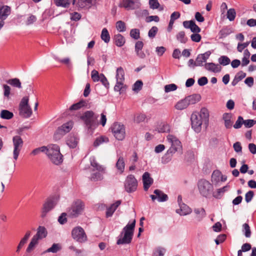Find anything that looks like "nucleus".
I'll list each match as a JSON object with an SVG mask.
<instances>
[{"label": "nucleus", "mask_w": 256, "mask_h": 256, "mask_svg": "<svg viewBox=\"0 0 256 256\" xmlns=\"http://www.w3.org/2000/svg\"><path fill=\"white\" fill-rule=\"evenodd\" d=\"M209 112L206 108H202L199 113L194 112L192 114V128L196 132L199 133L201 131L202 124L207 128L209 123Z\"/></svg>", "instance_id": "f257e3e1"}, {"label": "nucleus", "mask_w": 256, "mask_h": 256, "mask_svg": "<svg viewBox=\"0 0 256 256\" xmlns=\"http://www.w3.org/2000/svg\"><path fill=\"white\" fill-rule=\"evenodd\" d=\"M136 220H134L128 223L122 228L116 242L117 244H129L132 242L134 228Z\"/></svg>", "instance_id": "f03ea898"}, {"label": "nucleus", "mask_w": 256, "mask_h": 256, "mask_svg": "<svg viewBox=\"0 0 256 256\" xmlns=\"http://www.w3.org/2000/svg\"><path fill=\"white\" fill-rule=\"evenodd\" d=\"M46 154L50 161L56 165L60 164L63 161V156L60 152L58 146L51 144L46 146Z\"/></svg>", "instance_id": "7ed1b4c3"}, {"label": "nucleus", "mask_w": 256, "mask_h": 256, "mask_svg": "<svg viewBox=\"0 0 256 256\" xmlns=\"http://www.w3.org/2000/svg\"><path fill=\"white\" fill-rule=\"evenodd\" d=\"M167 138L168 140L172 143V145L162 158V160H164V162H166L171 160V157L174 153L182 148L180 142L176 140V138L174 137L172 135H168L167 136Z\"/></svg>", "instance_id": "20e7f679"}, {"label": "nucleus", "mask_w": 256, "mask_h": 256, "mask_svg": "<svg viewBox=\"0 0 256 256\" xmlns=\"http://www.w3.org/2000/svg\"><path fill=\"white\" fill-rule=\"evenodd\" d=\"M198 187L200 194L205 198L209 197L214 190L212 184L205 179H201L198 181Z\"/></svg>", "instance_id": "39448f33"}, {"label": "nucleus", "mask_w": 256, "mask_h": 256, "mask_svg": "<svg viewBox=\"0 0 256 256\" xmlns=\"http://www.w3.org/2000/svg\"><path fill=\"white\" fill-rule=\"evenodd\" d=\"M98 116L95 114L92 111L88 110L80 116V119L84 121L88 130H92L95 127Z\"/></svg>", "instance_id": "423d86ee"}, {"label": "nucleus", "mask_w": 256, "mask_h": 256, "mask_svg": "<svg viewBox=\"0 0 256 256\" xmlns=\"http://www.w3.org/2000/svg\"><path fill=\"white\" fill-rule=\"evenodd\" d=\"M138 185V180L134 175L129 174L126 176L124 182V188L126 192L131 193L135 192L137 190Z\"/></svg>", "instance_id": "0eeeda50"}, {"label": "nucleus", "mask_w": 256, "mask_h": 256, "mask_svg": "<svg viewBox=\"0 0 256 256\" xmlns=\"http://www.w3.org/2000/svg\"><path fill=\"white\" fill-rule=\"evenodd\" d=\"M84 208V203L80 200H78L72 204L68 211L69 214L72 218L78 217L82 214Z\"/></svg>", "instance_id": "6e6552de"}, {"label": "nucleus", "mask_w": 256, "mask_h": 256, "mask_svg": "<svg viewBox=\"0 0 256 256\" xmlns=\"http://www.w3.org/2000/svg\"><path fill=\"white\" fill-rule=\"evenodd\" d=\"M112 132L116 139L122 140L125 137V128L124 124L114 122L111 127Z\"/></svg>", "instance_id": "1a4fd4ad"}, {"label": "nucleus", "mask_w": 256, "mask_h": 256, "mask_svg": "<svg viewBox=\"0 0 256 256\" xmlns=\"http://www.w3.org/2000/svg\"><path fill=\"white\" fill-rule=\"evenodd\" d=\"M116 82L114 87V90L116 92H120L124 87V72L121 66L116 69Z\"/></svg>", "instance_id": "9d476101"}, {"label": "nucleus", "mask_w": 256, "mask_h": 256, "mask_svg": "<svg viewBox=\"0 0 256 256\" xmlns=\"http://www.w3.org/2000/svg\"><path fill=\"white\" fill-rule=\"evenodd\" d=\"M72 238L79 242H84L87 240V236L84 230L80 226H76L72 231Z\"/></svg>", "instance_id": "9b49d317"}, {"label": "nucleus", "mask_w": 256, "mask_h": 256, "mask_svg": "<svg viewBox=\"0 0 256 256\" xmlns=\"http://www.w3.org/2000/svg\"><path fill=\"white\" fill-rule=\"evenodd\" d=\"M140 6V0H122L119 4L120 8H124L127 10L138 9Z\"/></svg>", "instance_id": "f8f14e48"}, {"label": "nucleus", "mask_w": 256, "mask_h": 256, "mask_svg": "<svg viewBox=\"0 0 256 256\" xmlns=\"http://www.w3.org/2000/svg\"><path fill=\"white\" fill-rule=\"evenodd\" d=\"M72 124L71 122L63 124L58 127L54 133V137L56 139H60L66 132H69L72 128Z\"/></svg>", "instance_id": "ddd939ff"}, {"label": "nucleus", "mask_w": 256, "mask_h": 256, "mask_svg": "<svg viewBox=\"0 0 256 256\" xmlns=\"http://www.w3.org/2000/svg\"><path fill=\"white\" fill-rule=\"evenodd\" d=\"M55 205L56 202L54 198H48L43 205L42 216L44 217L46 214L54 207Z\"/></svg>", "instance_id": "4468645a"}, {"label": "nucleus", "mask_w": 256, "mask_h": 256, "mask_svg": "<svg viewBox=\"0 0 256 256\" xmlns=\"http://www.w3.org/2000/svg\"><path fill=\"white\" fill-rule=\"evenodd\" d=\"M96 0H78L76 2V0H72V4H74L76 3V5L78 7L81 8L88 9L93 5V4Z\"/></svg>", "instance_id": "2eb2a0df"}, {"label": "nucleus", "mask_w": 256, "mask_h": 256, "mask_svg": "<svg viewBox=\"0 0 256 256\" xmlns=\"http://www.w3.org/2000/svg\"><path fill=\"white\" fill-rule=\"evenodd\" d=\"M144 44L142 41H137L134 46V50L136 56L140 58L144 59L146 55L144 51L142 50Z\"/></svg>", "instance_id": "dca6fc26"}, {"label": "nucleus", "mask_w": 256, "mask_h": 256, "mask_svg": "<svg viewBox=\"0 0 256 256\" xmlns=\"http://www.w3.org/2000/svg\"><path fill=\"white\" fill-rule=\"evenodd\" d=\"M153 179L150 177V174L148 172H145L142 175V182L144 189L147 191L153 183Z\"/></svg>", "instance_id": "f3484780"}, {"label": "nucleus", "mask_w": 256, "mask_h": 256, "mask_svg": "<svg viewBox=\"0 0 256 256\" xmlns=\"http://www.w3.org/2000/svg\"><path fill=\"white\" fill-rule=\"evenodd\" d=\"M10 13V8L0 2V19L4 20Z\"/></svg>", "instance_id": "a211bd4d"}, {"label": "nucleus", "mask_w": 256, "mask_h": 256, "mask_svg": "<svg viewBox=\"0 0 256 256\" xmlns=\"http://www.w3.org/2000/svg\"><path fill=\"white\" fill-rule=\"evenodd\" d=\"M122 201L120 200H118L116 201L114 204H112L109 207L106 208V217L109 218L112 216L113 214L116 210V208L118 207V206L121 204Z\"/></svg>", "instance_id": "6ab92c4d"}, {"label": "nucleus", "mask_w": 256, "mask_h": 256, "mask_svg": "<svg viewBox=\"0 0 256 256\" xmlns=\"http://www.w3.org/2000/svg\"><path fill=\"white\" fill-rule=\"evenodd\" d=\"M19 114L24 118H29L32 114V112L30 106L19 108Z\"/></svg>", "instance_id": "aec40b11"}, {"label": "nucleus", "mask_w": 256, "mask_h": 256, "mask_svg": "<svg viewBox=\"0 0 256 256\" xmlns=\"http://www.w3.org/2000/svg\"><path fill=\"white\" fill-rule=\"evenodd\" d=\"M180 208L176 210V212L180 216H186L192 212V209L185 204L180 205Z\"/></svg>", "instance_id": "412c9836"}, {"label": "nucleus", "mask_w": 256, "mask_h": 256, "mask_svg": "<svg viewBox=\"0 0 256 256\" xmlns=\"http://www.w3.org/2000/svg\"><path fill=\"white\" fill-rule=\"evenodd\" d=\"M204 66L206 70L213 72H218L221 70V67L214 62L206 63Z\"/></svg>", "instance_id": "4be33fe9"}, {"label": "nucleus", "mask_w": 256, "mask_h": 256, "mask_svg": "<svg viewBox=\"0 0 256 256\" xmlns=\"http://www.w3.org/2000/svg\"><path fill=\"white\" fill-rule=\"evenodd\" d=\"M47 231L46 228L42 226H39L37 230L36 234L34 236V238H38V240L42 239L46 237Z\"/></svg>", "instance_id": "5701e85b"}, {"label": "nucleus", "mask_w": 256, "mask_h": 256, "mask_svg": "<svg viewBox=\"0 0 256 256\" xmlns=\"http://www.w3.org/2000/svg\"><path fill=\"white\" fill-rule=\"evenodd\" d=\"M66 144L70 148H75L78 143V138L74 135H70L66 140Z\"/></svg>", "instance_id": "b1692460"}, {"label": "nucleus", "mask_w": 256, "mask_h": 256, "mask_svg": "<svg viewBox=\"0 0 256 256\" xmlns=\"http://www.w3.org/2000/svg\"><path fill=\"white\" fill-rule=\"evenodd\" d=\"M232 32V30L231 28L228 26H224L218 32L219 38L222 39L225 38Z\"/></svg>", "instance_id": "393cba45"}, {"label": "nucleus", "mask_w": 256, "mask_h": 256, "mask_svg": "<svg viewBox=\"0 0 256 256\" xmlns=\"http://www.w3.org/2000/svg\"><path fill=\"white\" fill-rule=\"evenodd\" d=\"M88 105L86 100H81L78 102L72 105L69 110H76L80 109L82 108L86 107Z\"/></svg>", "instance_id": "a878e982"}, {"label": "nucleus", "mask_w": 256, "mask_h": 256, "mask_svg": "<svg viewBox=\"0 0 256 256\" xmlns=\"http://www.w3.org/2000/svg\"><path fill=\"white\" fill-rule=\"evenodd\" d=\"M186 98L190 105L198 102L201 99V96L200 94H193L186 97Z\"/></svg>", "instance_id": "bb28decb"}, {"label": "nucleus", "mask_w": 256, "mask_h": 256, "mask_svg": "<svg viewBox=\"0 0 256 256\" xmlns=\"http://www.w3.org/2000/svg\"><path fill=\"white\" fill-rule=\"evenodd\" d=\"M246 76V73L243 72L242 71H240L238 72L235 76L232 82V86H236L238 83L242 80L243 78H244Z\"/></svg>", "instance_id": "cd10ccee"}, {"label": "nucleus", "mask_w": 256, "mask_h": 256, "mask_svg": "<svg viewBox=\"0 0 256 256\" xmlns=\"http://www.w3.org/2000/svg\"><path fill=\"white\" fill-rule=\"evenodd\" d=\"M114 40L115 44L118 47L123 46L126 42L124 38L119 34L114 36Z\"/></svg>", "instance_id": "c85d7f7f"}, {"label": "nucleus", "mask_w": 256, "mask_h": 256, "mask_svg": "<svg viewBox=\"0 0 256 256\" xmlns=\"http://www.w3.org/2000/svg\"><path fill=\"white\" fill-rule=\"evenodd\" d=\"M170 126L166 122H162L156 128V130L159 133L169 132Z\"/></svg>", "instance_id": "c756f323"}, {"label": "nucleus", "mask_w": 256, "mask_h": 256, "mask_svg": "<svg viewBox=\"0 0 256 256\" xmlns=\"http://www.w3.org/2000/svg\"><path fill=\"white\" fill-rule=\"evenodd\" d=\"M154 193L157 196V198L158 202H164L168 200V196L167 194H164L162 190H155Z\"/></svg>", "instance_id": "7c9ffc66"}, {"label": "nucleus", "mask_w": 256, "mask_h": 256, "mask_svg": "<svg viewBox=\"0 0 256 256\" xmlns=\"http://www.w3.org/2000/svg\"><path fill=\"white\" fill-rule=\"evenodd\" d=\"M109 142L108 138L104 136H101L98 137L94 142V146L97 147L103 143H107Z\"/></svg>", "instance_id": "2f4dec72"}, {"label": "nucleus", "mask_w": 256, "mask_h": 256, "mask_svg": "<svg viewBox=\"0 0 256 256\" xmlns=\"http://www.w3.org/2000/svg\"><path fill=\"white\" fill-rule=\"evenodd\" d=\"M116 168L120 174L123 173L125 168V162L123 157L120 156L116 163Z\"/></svg>", "instance_id": "473e14b6"}, {"label": "nucleus", "mask_w": 256, "mask_h": 256, "mask_svg": "<svg viewBox=\"0 0 256 256\" xmlns=\"http://www.w3.org/2000/svg\"><path fill=\"white\" fill-rule=\"evenodd\" d=\"M189 106L186 98L179 101L175 106L176 109L182 110L186 108Z\"/></svg>", "instance_id": "72a5a7b5"}, {"label": "nucleus", "mask_w": 256, "mask_h": 256, "mask_svg": "<svg viewBox=\"0 0 256 256\" xmlns=\"http://www.w3.org/2000/svg\"><path fill=\"white\" fill-rule=\"evenodd\" d=\"M71 0H54V3L58 6L68 8Z\"/></svg>", "instance_id": "f704fd0d"}, {"label": "nucleus", "mask_w": 256, "mask_h": 256, "mask_svg": "<svg viewBox=\"0 0 256 256\" xmlns=\"http://www.w3.org/2000/svg\"><path fill=\"white\" fill-rule=\"evenodd\" d=\"M0 116L2 119L10 120L14 116V114L8 110H4L1 111Z\"/></svg>", "instance_id": "c9c22d12"}, {"label": "nucleus", "mask_w": 256, "mask_h": 256, "mask_svg": "<svg viewBox=\"0 0 256 256\" xmlns=\"http://www.w3.org/2000/svg\"><path fill=\"white\" fill-rule=\"evenodd\" d=\"M221 172L219 170H214L212 174V181L215 183H218L220 181Z\"/></svg>", "instance_id": "e433bc0d"}, {"label": "nucleus", "mask_w": 256, "mask_h": 256, "mask_svg": "<svg viewBox=\"0 0 256 256\" xmlns=\"http://www.w3.org/2000/svg\"><path fill=\"white\" fill-rule=\"evenodd\" d=\"M100 38L106 43H108L110 40V36L108 30L104 28L102 30Z\"/></svg>", "instance_id": "4c0bfd02"}, {"label": "nucleus", "mask_w": 256, "mask_h": 256, "mask_svg": "<svg viewBox=\"0 0 256 256\" xmlns=\"http://www.w3.org/2000/svg\"><path fill=\"white\" fill-rule=\"evenodd\" d=\"M31 234L30 231H28L23 238L20 240L18 246H17V252L18 250L19 249L21 248L24 244L30 238V236Z\"/></svg>", "instance_id": "58836bf2"}, {"label": "nucleus", "mask_w": 256, "mask_h": 256, "mask_svg": "<svg viewBox=\"0 0 256 256\" xmlns=\"http://www.w3.org/2000/svg\"><path fill=\"white\" fill-rule=\"evenodd\" d=\"M176 38L181 43L185 44L188 40V38L186 36L185 32L184 31H180L178 32L176 36Z\"/></svg>", "instance_id": "ea45409f"}, {"label": "nucleus", "mask_w": 256, "mask_h": 256, "mask_svg": "<svg viewBox=\"0 0 256 256\" xmlns=\"http://www.w3.org/2000/svg\"><path fill=\"white\" fill-rule=\"evenodd\" d=\"M38 240L36 238L32 237L30 243L29 244L28 247L26 248V252H30L32 250H34L36 246L38 244Z\"/></svg>", "instance_id": "a19ab883"}, {"label": "nucleus", "mask_w": 256, "mask_h": 256, "mask_svg": "<svg viewBox=\"0 0 256 256\" xmlns=\"http://www.w3.org/2000/svg\"><path fill=\"white\" fill-rule=\"evenodd\" d=\"M218 62L220 64L225 66L230 64V60L228 56H222L218 58Z\"/></svg>", "instance_id": "79ce46f5"}, {"label": "nucleus", "mask_w": 256, "mask_h": 256, "mask_svg": "<svg viewBox=\"0 0 256 256\" xmlns=\"http://www.w3.org/2000/svg\"><path fill=\"white\" fill-rule=\"evenodd\" d=\"M61 249V246L58 244H54L52 246L48 248L45 252L56 253Z\"/></svg>", "instance_id": "37998d69"}, {"label": "nucleus", "mask_w": 256, "mask_h": 256, "mask_svg": "<svg viewBox=\"0 0 256 256\" xmlns=\"http://www.w3.org/2000/svg\"><path fill=\"white\" fill-rule=\"evenodd\" d=\"M116 26L117 30L120 32H123L126 30V24L122 20L118 21L116 22Z\"/></svg>", "instance_id": "c03bdc74"}, {"label": "nucleus", "mask_w": 256, "mask_h": 256, "mask_svg": "<svg viewBox=\"0 0 256 256\" xmlns=\"http://www.w3.org/2000/svg\"><path fill=\"white\" fill-rule=\"evenodd\" d=\"M194 212L197 215H200L199 218V220H201L202 218H204L206 216V212L204 208H195L194 210Z\"/></svg>", "instance_id": "a18cd8bd"}, {"label": "nucleus", "mask_w": 256, "mask_h": 256, "mask_svg": "<svg viewBox=\"0 0 256 256\" xmlns=\"http://www.w3.org/2000/svg\"><path fill=\"white\" fill-rule=\"evenodd\" d=\"M242 232L246 238H250L251 236L250 227L248 224L245 223L242 225Z\"/></svg>", "instance_id": "49530a36"}, {"label": "nucleus", "mask_w": 256, "mask_h": 256, "mask_svg": "<svg viewBox=\"0 0 256 256\" xmlns=\"http://www.w3.org/2000/svg\"><path fill=\"white\" fill-rule=\"evenodd\" d=\"M227 18L230 20H234L236 16V12L234 8H230L227 12Z\"/></svg>", "instance_id": "de8ad7c7"}, {"label": "nucleus", "mask_w": 256, "mask_h": 256, "mask_svg": "<svg viewBox=\"0 0 256 256\" xmlns=\"http://www.w3.org/2000/svg\"><path fill=\"white\" fill-rule=\"evenodd\" d=\"M91 76L92 79L94 82L100 81L101 78L100 74H99L98 72L95 70L92 71Z\"/></svg>", "instance_id": "09e8293b"}, {"label": "nucleus", "mask_w": 256, "mask_h": 256, "mask_svg": "<svg viewBox=\"0 0 256 256\" xmlns=\"http://www.w3.org/2000/svg\"><path fill=\"white\" fill-rule=\"evenodd\" d=\"M130 36L134 40H138L140 37V30L137 28H134L130 30Z\"/></svg>", "instance_id": "8fccbe9b"}, {"label": "nucleus", "mask_w": 256, "mask_h": 256, "mask_svg": "<svg viewBox=\"0 0 256 256\" xmlns=\"http://www.w3.org/2000/svg\"><path fill=\"white\" fill-rule=\"evenodd\" d=\"M142 82L140 80H138L134 84L132 90L138 92L142 90Z\"/></svg>", "instance_id": "3c124183"}, {"label": "nucleus", "mask_w": 256, "mask_h": 256, "mask_svg": "<svg viewBox=\"0 0 256 256\" xmlns=\"http://www.w3.org/2000/svg\"><path fill=\"white\" fill-rule=\"evenodd\" d=\"M147 116L144 114L140 113L137 114V115L136 116L134 120L137 123H140L141 122H144Z\"/></svg>", "instance_id": "603ef678"}, {"label": "nucleus", "mask_w": 256, "mask_h": 256, "mask_svg": "<svg viewBox=\"0 0 256 256\" xmlns=\"http://www.w3.org/2000/svg\"><path fill=\"white\" fill-rule=\"evenodd\" d=\"M28 96H25L23 97L19 104V108L30 106L28 104Z\"/></svg>", "instance_id": "864d4df0"}, {"label": "nucleus", "mask_w": 256, "mask_h": 256, "mask_svg": "<svg viewBox=\"0 0 256 256\" xmlns=\"http://www.w3.org/2000/svg\"><path fill=\"white\" fill-rule=\"evenodd\" d=\"M90 164L92 167L94 168L99 172H102L104 170V168L102 166L100 165L94 159L90 161Z\"/></svg>", "instance_id": "5fc2aeb1"}, {"label": "nucleus", "mask_w": 256, "mask_h": 256, "mask_svg": "<svg viewBox=\"0 0 256 256\" xmlns=\"http://www.w3.org/2000/svg\"><path fill=\"white\" fill-rule=\"evenodd\" d=\"M178 88L176 84H174L166 85L164 86V91L166 92H168L176 90Z\"/></svg>", "instance_id": "6e6d98bb"}, {"label": "nucleus", "mask_w": 256, "mask_h": 256, "mask_svg": "<svg viewBox=\"0 0 256 256\" xmlns=\"http://www.w3.org/2000/svg\"><path fill=\"white\" fill-rule=\"evenodd\" d=\"M244 120L242 116H239L236 120L235 124L234 125V128L238 129L242 127L244 124Z\"/></svg>", "instance_id": "4d7b16f0"}, {"label": "nucleus", "mask_w": 256, "mask_h": 256, "mask_svg": "<svg viewBox=\"0 0 256 256\" xmlns=\"http://www.w3.org/2000/svg\"><path fill=\"white\" fill-rule=\"evenodd\" d=\"M158 32V28L156 26H152L148 31V36L150 38H154Z\"/></svg>", "instance_id": "13d9d810"}, {"label": "nucleus", "mask_w": 256, "mask_h": 256, "mask_svg": "<svg viewBox=\"0 0 256 256\" xmlns=\"http://www.w3.org/2000/svg\"><path fill=\"white\" fill-rule=\"evenodd\" d=\"M46 146H43L40 148H38L34 149L31 152V154L36 156L40 154V152H46Z\"/></svg>", "instance_id": "bf43d9fd"}, {"label": "nucleus", "mask_w": 256, "mask_h": 256, "mask_svg": "<svg viewBox=\"0 0 256 256\" xmlns=\"http://www.w3.org/2000/svg\"><path fill=\"white\" fill-rule=\"evenodd\" d=\"M254 196V192L252 190H250L246 194L245 200L247 203L250 202L253 198Z\"/></svg>", "instance_id": "052dcab7"}, {"label": "nucleus", "mask_w": 256, "mask_h": 256, "mask_svg": "<svg viewBox=\"0 0 256 256\" xmlns=\"http://www.w3.org/2000/svg\"><path fill=\"white\" fill-rule=\"evenodd\" d=\"M256 124V120H244V124L245 127L250 128Z\"/></svg>", "instance_id": "680f3d73"}, {"label": "nucleus", "mask_w": 256, "mask_h": 256, "mask_svg": "<svg viewBox=\"0 0 256 256\" xmlns=\"http://www.w3.org/2000/svg\"><path fill=\"white\" fill-rule=\"evenodd\" d=\"M165 252L164 248H158L153 252L152 256H164Z\"/></svg>", "instance_id": "e2e57ef3"}, {"label": "nucleus", "mask_w": 256, "mask_h": 256, "mask_svg": "<svg viewBox=\"0 0 256 256\" xmlns=\"http://www.w3.org/2000/svg\"><path fill=\"white\" fill-rule=\"evenodd\" d=\"M101 78L100 81L102 84L107 88H109V82L105 76L103 74H100Z\"/></svg>", "instance_id": "0e129e2a"}, {"label": "nucleus", "mask_w": 256, "mask_h": 256, "mask_svg": "<svg viewBox=\"0 0 256 256\" xmlns=\"http://www.w3.org/2000/svg\"><path fill=\"white\" fill-rule=\"evenodd\" d=\"M190 38L192 41L198 42L200 41L202 36L198 33H194L190 36Z\"/></svg>", "instance_id": "69168bd1"}, {"label": "nucleus", "mask_w": 256, "mask_h": 256, "mask_svg": "<svg viewBox=\"0 0 256 256\" xmlns=\"http://www.w3.org/2000/svg\"><path fill=\"white\" fill-rule=\"evenodd\" d=\"M249 44L248 42L242 44L238 43L237 46L238 51L242 52L243 50L248 46Z\"/></svg>", "instance_id": "338daca9"}, {"label": "nucleus", "mask_w": 256, "mask_h": 256, "mask_svg": "<svg viewBox=\"0 0 256 256\" xmlns=\"http://www.w3.org/2000/svg\"><path fill=\"white\" fill-rule=\"evenodd\" d=\"M82 16L77 12H74L70 14V19L72 20L78 21L81 18Z\"/></svg>", "instance_id": "774afa93"}]
</instances>
